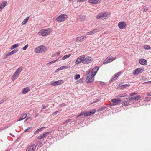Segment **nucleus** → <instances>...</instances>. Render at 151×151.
I'll return each mask as SVG.
<instances>
[{
  "label": "nucleus",
  "mask_w": 151,
  "mask_h": 151,
  "mask_svg": "<svg viewBox=\"0 0 151 151\" xmlns=\"http://www.w3.org/2000/svg\"><path fill=\"white\" fill-rule=\"evenodd\" d=\"M111 101L113 102L112 105H115L121 102L122 101L120 99L114 98L111 99Z\"/></svg>",
  "instance_id": "nucleus-13"
},
{
  "label": "nucleus",
  "mask_w": 151,
  "mask_h": 151,
  "mask_svg": "<svg viewBox=\"0 0 151 151\" xmlns=\"http://www.w3.org/2000/svg\"><path fill=\"white\" fill-rule=\"evenodd\" d=\"M118 26L120 29H124L126 28V25L124 22H121L118 23Z\"/></svg>",
  "instance_id": "nucleus-15"
},
{
  "label": "nucleus",
  "mask_w": 151,
  "mask_h": 151,
  "mask_svg": "<svg viewBox=\"0 0 151 151\" xmlns=\"http://www.w3.org/2000/svg\"><path fill=\"white\" fill-rule=\"evenodd\" d=\"M63 83L62 80H60L56 81H52L51 82L50 84L52 86H56L61 85Z\"/></svg>",
  "instance_id": "nucleus-12"
},
{
  "label": "nucleus",
  "mask_w": 151,
  "mask_h": 151,
  "mask_svg": "<svg viewBox=\"0 0 151 151\" xmlns=\"http://www.w3.org/2000/svg\"><path fill=\"white\" fill-rule=\"evenodd\" d=\"M85 57V55H83L82 56H80L77 58L76 61V64H79L81 62L83 63V58Z\"/></svg>",
  "instance_id": "nucleus-14"
},
{
  "label": "nucleus",
  "mask_w": 151,
  "mask_h": 151,
  "mask_svg": "<svg viewBox=\"0 0 151 151\" xmlns=\"http://www.w3.org/2000/svg\"><path fill=\"white\" fill-rule=\"evenodd\" d=\"M31 128V127H28L27 129H26L25 130L24 132H30V130Z\"/></svg>",
  "instance_id": "nucleus-36"
},
{
  "label": "nucleus",
  "mask_w": 151,
  "mask_h": 151,
  "mask_svg": "<svg viewBox=\"0 0 151 151\" xmlns=\"http://www.w3.org/2000/svg\"><path fill=\"white\" fill-rule=\"evenodd\" d=\"M96 111V109H93L92 110L90 111L89 112L87 111L86 112H81L77 116V118H78L79 117L83 115L85 116H89L94 114Z\"/></svg>",
  "instance_id": "nucleus-5"
},
{
  "label": "nucleus",
  "mask_w": 151,
  "mask_h": 151,
  "mask_svg": "<svg viewBox=\"0 0 151 151\" xmlns=\"http://www.w3.org/2000/svg\"><path fill=\"white\" fill-rule=\"evenodd\" d=\"M139 62L140 64L143 65H146L147 64V60L143 58L139 59Z\"/></svg>",
  "instance_id": "nucleus-17"
},
{
  "label": "nucleus",
  "mask_w": 151,
  "mask_h": 151,
  "mask_svg": "<svg viewBox=\"0 0 151 151\" xmlns=\"http://www.w3.org/2000/svg\"><path fill=\"white\" fill-rule=\"evenodd\" d=\"M7 2L6 1H5L3 2L0 5V6L2 7L3 9L6 5Z\"/></svg>",
  "instance_id": "nucleus-28"
},
{
  "label": "nucleus",
  "mask_w": 151,
  "mask_h": 151,
  "mask_svg": "<svg viewBox=\"0 0 151 151\" xmlns=\"http://www.w3.org/2000/svg\"><path fill=\"white\" fill-rule=\"evenodd\" d=\"M121 73L120 72H119L117 73L116 74L114 75L112 77V78L111 79V81H113L115 80L120 75Z\"/></svg>",
  "instance_id": "nucleus-19"
},
{
  "label": "nucleus",
  "mask_w": 151,
  "mask_h": 151,
  "mask_svg": "<svg viewBox=\"0 0 151 151\" xmlns=\"http://www.w3.org/2000/svg\"><path fill=\"white\" fill-rule=\"evenodd\" d=\"M100 84H101V85H103L104 84V83L103 82H101V81L100 82Z\"/></svg>",
  "instance_id": "nucleus-50"
},
{
  "label": "nucleus",
  "mask_w": 151,
  "mask_h": 151,
  "mask_svg": "<svg viewBox=\"0 0 151 151\" xmlns=\"http://www.w3.org/2000/svg\"><path fill=\"white\" fill-rule=\"evenodd\" d=\"M56 54H57V55H59L60 54V52H58L56 53Z\"/></svg>",
  "instance_id": "nucleus-59"
},
{
  "label": "nucleus",
  "mask_w": 151,
  "mask_h": 151,
  "mask_svg": "<svg viewBox=\"0 0 151 151\" xmlns=\"http://www.w3.org/2000/svg\"><path fill=\"white\" fill-rule=\"evenodd\" d=\"M99 100H100V99H97L95 100L93 102V103L91 104H92L93 103L97 102L98 101H99Z\"/></svg>",
  "instance_id": "nucleus-41"
},
{
  "label": "nucleus",
  "mask_w": 151,
  "mask_h": 151,
  "mask_svg": "<svg viewBox=\"0 0 151 151\" xmlns=\"http://www.w3.org/2000/svg\"><path fill=\"white\" fill-rule=\"evenodd\" d=\"M115 58L113 57H108L103 61V64L108 63L115 60Z\"/></svg>",
  "instance_id": "nucleus-8"
},
{
  "label": "nucleus",
  "mask_w": 151,
  "mask_h": 151,
  "mask_svg": "<svg viewBox=\"0 0 151 151\" xmlns=\"http://www.w3.org/2000/svg\"><path fill=\"white\" fill-rule=\"evenodd\" d=\"M51 32V29H42L39 32V33L43 36H45L48 35Z\"/></svg>",
  "instance_id": "nucleus-6"
},
{
  "label": "nucleus",
  "mask_w": 151,
  "mask_h": 151,
  "mask_svg": "<svg viewBox=\"0 0 151 151\" xmlns=\"http://www.w3.org/2000/svg\"><path fill=\"white\" fill-rule=\"evenodd\" d=\"M141 97V96L139 95H138L136 96H135V98L134 99H139Z\"/></svg>",
  "instance_id": "nucleus-47"
},
{
  "label": "nucleus",
  "mask_w": 151,
  "mask_h": 151,
  "mask_svg": "<svg viewBox=\"0 0 151 151\" xmlns=\"http://www.w3.org/2000/svg\"><path fill=\"white\" fill-rule=\"evenodd\" d=\"M48 49L47 47L41 45L36 47L34 50V52L36 53H41L47 51Z\"/></svg>",
  "instance_id": "nucleus-2"
},
{
  "label": "nucleus",
  "mask_w": 151,
  "mask_h": 151,
  "mask_svg": "<svg viewBox=\"0 0 151 151\" xmlns=\"http://www.w3.org/2000/svg\"><path fill=\"white\" fill-rule=\"evenodd\" d=\"M108 15L107 12H101L97 15L96 18L98 19L105 18Z\"/></svg>",
  "instance_id": "nucleus-11"
},
{
  "label": "nucleus",
  "mask_w": 151,
  "mask_h": 151,
  "mask_svg": "<svg viewBox=\"0 0 151 151\" xmlns=\"http://www.w3.org/2000/svg\"><path fill=\"white\" fill-rule=\"evenodd\" d=\"M71 56V54H68V55H65L64 56H63L62 58V60H65V59H67V58H69V57H70Z\"/></svg>",
  "instance_id": "nucleus-31"
},
{
  "label": "nucleus",
  "mask_w": 151,
  "mask_h": 151,
  "mask_svg": "<svg viewBox=\"0 0 151 151\" xmlns=\"http://www.w3.org/2000/svg\"><path fill=\"white\" fill-rule=\"evenodd\" d=\"M6 101V99H4L0 101V104H1L4 102Z\"/></svg>",
  "instance_id": "nucleus-44"
},
{
  "label": "nucleus",
  "mask_w": 151,
  "mask_h": 151,
  "mask_svg": "<svg viewBox=\"0 0 151 151\" xmlns=\"http://www.w3.org/2000/svg\"><path fill=\"white\" fill-rule=\"evenodd\" d=\"M130 86L129 84H124L120 86L121 89H124L127 87H129Z\"/></svg>",
  "instance_id": "nucleus-27"
},
{
  "label": "nucleus",
  "mask_w": 151,
  "mask_h": 151,
  "mask_svg": "<svg viewBox=\"0 0 151 151\" xmlns=\"http://www.w3.org/2000/svg\"><path fill=\"white\" fill-rule=\"evenodd\" d=\"M59 112V111H57L55 112L53 114L54 115H55L57 114L58 112Z\"/></svg>",
  "instance_id": "nucleus-49"
},
{
  "label": "nucleus",
  "mask_w": 151,
  "mask_h": 151,
  "mask_svg": "<svg viewBox=\"0 0 151 151\" xmlns=\"http://www.w3.org/2000/svg\"><path fill=\"white\" fill-rule=\"evenodd\" d=\"M36 148L35 145L33 143H31L27 147L26 151H35Z\"/></svg>",
  "instance_id": "nucleus-10"
},
{
  "label": "nucleus",
  "mask_w": 151,
  "mask_h": 151,
  "mask_svg": "<svg viewBox=\"0 0 151 151\" xmlns=\"http://www.w3.org/2000/svg\"><path fill=\"white\" fill-rule=\"evenodd\" d=\"M83 38H76V40H75L77 42H81L83 40Z\"/></svg>",
  "instance_id": "nucleus-33"
},
{
  "label": "nucleus",
  "mask_w": 151,
  "mask_h": 151,
  "mask_svg": "<svg viewBox=\"0 0 151 151\" xmlns=\"http://www.w3.org/2000/svg\"><path fill=\"white\" fill-rule=\"evenodd\" d=\"M27 117V114H21L20 117L17 120V121H20L24 119H25Z\"/></svg>",
  "instance_id": "nucleus-21"
},
{
  "label": "nucleus",
  "mask_w": 151,
  "mask_h": 151,
  "mask_svg": "<svg viewBox=\"0 0 151 151\" xmlns=\"http://www.w3.org/2000/svg\"><path fill=\"white\" fill-rule=\"evenodd\" d=\"M99 68L98 66L94 67L92 69H90L86 74L87 77L86 81L88 83L93 82L94 79V77L96 74Z\"/></svg>",
  "instance_id": "nucleus-1"
},
{
  "label": "nucleus",
  "mask_w": 151,
  "mask_h": 151,
  "mask_svg": "<svg viewBox=\"0 0 151 151\" xmlns=\"http://www.w3.org/2000/svg\"><path fill=\"white\" fill-rule=\"evenodd\" d=\"M22 67H19L14 73L13 75L11 77V80L12 81L15 80L19 77V74L22 70Z\"/></svg>",
  "instance_id": "nucleus-3"
},
{
  "label": "nucleus",
  "mask_w": 151,
  "mask_h": 151,
  "mask_svg": "<svg viewBox=\"0 0 151 151\" xmlns=\"http://www.w3.org/2000/svg\"><path fill=\"white\" fill-rule=\"evenodd\" d=\"M28 47V45H25L24 47L23 48V50H26V49Z\"/></svg>",
  "instance_id": "nucleus-39"
},
{
  "label": "nucleus",
  "mask_w": 151,
  "mask_h": 151,
  "mask_svg": "<svg viewBox=\"0 0 151 151\" xmlns=\"http://www.w3.org/2000/svg\"><path fill=\"white\" fill-rule=\"evenodd\" d=\"M49 133V132H44L42 134H40L37 138L38 139H41L43 138H45Z\"/></svg>",
  "instance_id": "nucleus-16"
},
{
  "label": "nucleus",
  "mask_w": 151,
  "mask_h": 151,
  "mask_svg": "<svg viewBox=\"0 0 151 151\" xmlns=\"http://www.w3.org/2000/svg\"><path fill=\"white\" fill-rule=\"evenodd\" d=\"M2 9V7L0 6V11H1Z\"/></svg>",
  "instance_id": "nucleus-61"
},
{
  "label": "nucleus",
  "mask_w": 151,
  "mask_h": 151,
  "mask_svg": "<svg viewBox=\"0 0 151 151\" xmlns=\"http://www.w3.org/2000/svg\"><path fill=\"white\" fill-rule=\"evenodd\" d=\"M44 128H45V127H42L41 128H40L38 129L37 130H38V131H41L42 129Z\"/></svg>",
  "instance_id": "nucleus-45"
},
{
  "label": "nucleus",
  "mask_w": 151,
  "mask_h": 151,
  "mask_svg": "<svg viewBox=\"0 0 151 151\" xmlns=\"http://www.w3.org/2000/svg\"><path fill=\"white\" fill-rule=\"evenodd\" d=\"M84 38V36H81V37H77V38Z\"/></svg>",
  "instance_id": "nucleus-60"
},
{
  "label": "nucleus",
  "mask_w": 151,
  "mask_h": 151,
  "mask_svg": "<svg viewBox=\"0 0 151 151\" xmlns=\"http://www.w3.org/2000/svg\"><path fill=\"white\" fill-rule=\"evenodd\" d=\"M60 58H59L58 59H57V60H54V61H51V63H54L56 61H57Z\"/></svg>",
  "instance_id": "nucleus-51"
},
{
  "label": "nucleus",
  "mask_w": 151,
  "mask_h": 151,
  "mask_svg": "<svg viewBox=\"0 0 151 151\" xmlns=\"http://www.w3.org/2000/svg\"><path fill=\"white\" fill-rule=\"evenodd\" d=\"M80 81L79 80H78L75 83H76V84H78V83H79V82H80Z\"/></svg>",
  "instance_id": "nucleus-56"
},
{
  "label": "nucleus",
  "mask_w": 151,
  "mask_h": 151,
  "mask_svg": "<svg viewBox=\"0 0 151 151\" xmlns=\"http://www.w3.org/2000/svg\"><path fill=\"white\" fill-rule=\"evenodd\" d=\"M148 10V8H145L144 9V11H146L147 10Z\"/></svg>",
  "instance_id": "nucleus-57"
},
{
  "label": "nucleus",
  "mask_w": 151,
  "mask_h": 151,
  "mask_svg": "<svg viewBox=\"0 0 151 151\" xmlns=\"http://www.w3.org/2000/svg\"><path fill=\"white\" fill-rule=\"evenodd\" d=\"M102 109H99V111H102Z\"/></svg>",
  "instance_id": "nucleus-64"
},
{
  "label": "nucleus",
  "mask_w": 151,
  "mask_h": 151,
  "mask_svg": "<svg viewBox=\"0 0 151 151\" xmlns=\"http://www.w3.org/2000/svg\"><path fill=\"white\" fill-rule=\"evenodd\" d=\"M38 115V114H37L36 115V116H35V117H37Z\"/></svg>",
  "instance_id": "nucleus-63"
},
{
  "label": "nucleus",
  "mask_w": 151,
  "mask_h": 151,
  "mask_svg": "<svg viewBox=\"0 0 151 151\" xmlns=\"http://www.w3.org/2000/svg\"><path fill=\"white\" fill-rule=\"evenodd\" d=\"M86 16L84 15H81L79 16L80 20L81 21H83L85 19Z\"/></svg>",
  "instance_id": "nucleus-29"
},
{
  "label": "nucleus",
  "mask_w": 151,
  "mask_h": 151,
  "mask_svg": "<svg viewBox=\"0 0 151 151\" xmlns=\"http://www.w3.org/2000/svg\"><path fill=\"white\" fill-rule=\"evenodd\" d=\"M130 103V101H129L123 102L122 103V105L127 106Z\"/></svg>",
  "instance_id": "nucleus-26"
},
{
  "label": "nucleus",
  "mask_w": 151,
  "mask_h": 151,
  "mask_svg": "<svg viewBox=\"0 0 151 151\" xmlns=\"http://www.w3.org/2000/svg\"><path fill=\"white\" fill-rule=\"evenodd\" d=\"M68 18V16L65 14H61L58 16L55 19L58 22H61L65 21Z\"/></svg>",
  "instance_id": "nucleus-4"
},
{
  "label": "nucleus",
  "mask_w": 151,
  "mask_h": 151,
  "mask_svg": "<svg viewBox=\"0 0 151 151\" xmlns=\"http://www.w3.org/2000/svg\"><path fill=\"white\" fill-rule=\"evenodd\" d=\"M146 94L147 96H151V92H146Z\"/></svg>",
  "instance_id": "nucleus-38"
},
{
  "label": "nucleus",
  "mask_w": 151,
  "mask_h": 151,
  "mask_svg": "<svg viewBox=\"0 0 151 151\" xmlns=\"http://www.w3.org/2000/svg\"><path fill=\"white\" fill-rule=\"evenodd\" d=\"M135 93H131L130 94V96H133L134 95H135Z\"/></svg>",
  "instance_id": "nucleus-54"
},
{
  "label": "nucleus",
  "mask_w": 151,
  "mask_h": 151,
  "mask_svg": "<svg viewBox=\"0 0 151 151\" xmlns=\"http://www.w3.org/2000/svg\"><path fill=\"white\" fill-rule=\"evenodd\" d=\"M38 132V130H36L34 132V134H36L37 133V132Z\"/></svg>",
  "instance_id": "nucleus-58"
},
{
  "label": "nucleus",
  "mask_w": 151,
  "mask_h": 151,
  "mask_svg": "<svg viewBox=\"0 0 151 151\" xmlns=\"http://www.w3.org/2000/svg\"><path fill=\"white\" fill-rule=\"evenodd\" d=\"M147 83H148V84H151V81H147V82H144L143 83V84H146Z\"/></svg>",
  "instance_id": "nucleus-40"
},
{
  "label": "nucleus",
  "mask_w": 151,
  "mask_h": 151,
  "mask_svg": "<svg viewBox=\"0 0 151 151\" xmlns=\"http://www.w3.org/2000/svg\"><path fill=\"white\" fill-rule=\"evenodd\" d=\"M80 76L79 74H76L74 76V79L75 80H76L80 78Z\"/></svg>",
  "instance_id": "nucleus-32"
},
{
  "label": "nucleus",
  "mask_w": 151,
  "mask_h": 151,
  "mask_svg": "<svg viewBox=\"0 0 151 151\" xmlns=\"http://www.w3.org/2000/svg\"><path fill=\"white\" fill-rule=\"evenodd\" d=\"M88 35H92L93 34V32H92V31H90V32H88L87 33Z\"/></svg>",
  "instance_id": "nucleus-43"
},
{
  "label": "nucleus",
  "mask_w": 151,
  "mask_h": 151,
  "mask_svg": "<svg viewBox=\"0 0 151 151\" xmlns=\"http://www.w3.org/2000/svg\"><path fill=\"white\" fill-rule=\"evenodd\" d=\"M30 91V88L28 86L23 89L22 90V92L23 94H25Z\"/></svg>",
  "instance_id": "nucleus-18"
},
{
  "label": "nucleus",
  "mask_w": 151,
  "mask_h": 151,
  "mask_svg": "<svg viewBox=\"0 0 151 151\" xmlns=\"http://www.w3.org/2000/svg\"><path fill=\"white\" fill-rule=\"evenodd\" d=\"M135 98V97H131L130 98V100H136V99H134Z\"/></svg>",
  "instance_id": "nucleus-46"
},
{
  "label": "nucleus",
  "mask_w": 151,
  "mask_h": 151,
  "mask_svg": "<svg viewBox=\"0 0 151 151\" xmlns=\"http://www.w3.org/2000/svg\"><path fill=\"white\" fill-rule=\"evenodd\" d=\"M71 121V119H68V120H66L65 122L64 123V124H65L66 123H67V122H70Z\"/></svg>",
  "instance_id": "nucleus-42"
},
{
  "label": "nucleus",
  "mask_w": 151,
  "mask_h": 151,
  "mask_svg": "<svg viewBox=\"0 0 151 151\" xmlns=\"http://www.w3.org/2000/svg\"><path fill=\"white\" fill-rule=\"evenodd\" d=\"M100 1V0H88V1L89 3L94 4H98Z\"/></svg>",
  "instance_id": "nucleus-20"
},
{
  "label": "nucleus",
  "mask_w": 151,
  "mask_h": 151,
  "mask_svg": "<svg viewBox=\"0 0 151 151\" xmlns=\"http://www.w3.org/2000/svg\"><path fill=\"white\" fill-rule=\"evenodd\" d=\"M150 100V98L148 97H146L144 99V101H149Z\"/></svg>",
  "instance_id": "nucleus-37"
},
{
  "label": "nucleus",
  "mask_w": 151,
  "mask_h": 151,
  "mask_svg": "<svg viewBox=\"0 0 151 151\" xmlns=\"http://www.w3.org/2000/svg\"><path fill=\"white\" fill-rule=\"evenodd\" d=\"M45 0H41V1H40V2H43L44 1H45Z\"/></svg>",
  "instance_id": "nucleus-62"
},
{
  "label": "nucleus",
  "mask_w": 151,
  "mask_h": 151,
  "mask_svg": "<svg viewBox=\"0 0 151 151\" xmlns=\"http://www.w3.org/2000/svg\"><path fill=\"white\" fill-rule=\"evenodd\" d=\"M144 71V68H139L135 69L133 72L132 74L134 75H137L140 74Z\"/></svg>",
  "instance_id": "nucleus-9"
},
{
  "label": "nucleus",
  "mask_w": 151,
  "mask_h": 151,
  "mask_svg": "<svg viewBox=\"0 0 151 151\" xmlns=\"http://www.w3.org/2000/svg\"><path fill=\"white\" fill-rule=\"evenodd\" d=\"M99 31V29L98 28H96L92 30L93 34L98 32Z\"/></svg>",
  "instance_id": "nucleus-34"
},
{
  "label": "nucleus",
  "mask_w": 151,
  "mask_h": 151,
  "mask_svg": "<svg viewBox=\"0 0 151 151\" xmlns=\"http://www.w3.org/2000/svg\"><path fill=\"white\" fill-rule=\"evenodd\" d=\"M92 58L90 56H87L86 58L85 57L83 58V64H88L91 63L93 61Z\"/></svg>",
  "instance_id": "nucleus-7"
},
{
  "label": "nucleus",
  "mask_w": 151,
  "mask_h": 151,
  "mask_svg": "<svg viewBox=\"0 0 151 151\" xmlns=\"http://www.w3.org/2000/svg\"><path fill=\"white\" fill-rule=\"evenodd\" d=\"M68 67V66H62L61 67H60L59 68L57 69L55 71V72H57L59 71H60L62 70H63L66 69Z\"/></svg>",
  "instance_id": "nucleus-22"
},
{
  "label": "nucleus",
  "mask_w": 151,
  "mask_h": 151,
  "mask_svg": "<svg viewBox=\"0 0 151 151\" xmlns=\"http://www.w3.org/2000/svg\"><path fill=\"white\" fill-rule=\"evenodd\" d=\"M19 44H16L13 45L11 47V49L12 50L18 47Z\"/></svg>",
  "instance_id": "nucleus-30"
},
{
  "label": "nucleus",
  "mask_w": 151,
  "mask_h": 151,
  "mask_svg": "<svg viewBox=\"0 0 151 151\" xmlns=\"http://www.w3.org/2000/svg\"><path fill=\"white\" fill-rule=\"evenodd\" d=\"M52 63H51V62H50L48 63L47 64V65H49L50 64H52Z\"/></svg>",
  "instance_id": "nucleus-52"
},
{
  "label": "nucleus",
  "mask_w": 151,
  "mask_h": 151,
  "mask_svg": "<svg viewBox=\"0 0 151 151\" xmlns=\"http://www.w3.org/2000/svg\"><path fill=\"white\" fill-rule=\"evenodd\" d=\"M45 107H46L44 105H42V109H44L45 108Z\"/></svg>",
  "instance_id": "nucleus-53"
},
{
  "label": "nucleus",
  "mask_w": 151,
  "mask_h": 151,
  "mask_svg": "<svg viewBox=\"0 0 151 151\" xmlns=\"http://www.w3.org/2000/svg\"><path fill=\"white\" fill-rule=\"evenodd\" d=\"M143 47H144V49L145 50H150V49H151L150 47L148 45H145Z\"/></svg>",
  "instance_id": "nucleus-25"
},
{
  "label": "nucleus",
  "mask_w": 151,
  "mask_h": 151,
  "mask_svg": "<svg viewBox=\"0 0 151 151\" xmlns=\"http://www.w3.org/2000/svg\"><path fill=\"white\" fill-rule=\"evenodd\" d=\"M8 56H6V54L5 55V56L4 57V58H3V59H6V58H7V57Z\"/></svg>",
  "instance_id": "nucleus-55"
},
{
  "label": "nucleus",
  "mask_w": 151,
  "mask_h": 151,
  "mask_svg": "<svg viewBox=\"0 0 151 151\" xmlns=\"http://www.w3.org/2000/svg\"><path fill=\"white\" fill-rule=\"evenodd\" d=\"M30 17H26L22 22V24L23 25L25 24L27 22L28 20H29Z\"/></svg>",
  "instance_id": "nucleus-23"
},
{
  "label": "nucleus",
  "mask_w": 151,
  "mask_h": 151,
  "mask_svg": "<svg viewBox=\"0 0 151 151\" xmlns=\"http://www.w3.org/2000/svg\"><path fill=\"white\" fill-rule=\"evenodd\" d=\"M127 94L126 93L119 95L118 97H123L126 96Z\"/></svg>",
  "instance_id": "nucleus-35"
},
{
  "label": "nucleus",
  "mask_w": 151,
  "mask_h": 151,
  "mask_svg": "<svg viewBox=\"0 0 151 151\" xmlns=\"http://www.w3.org/2000/svg\"><path fill=\"white\" fill-rule=\"evenodd\" d=\"M60 105L61 107H63L65 106V103H63L61 104Z\"/></svg>",
  "instance_id": "nucleus-48"
},
{
  "label": "nucleus",
  "mask_w": 151,
  "mask_h": 151,
  "mask_svg": "<svg viewBox=\"0 0 151 151\" xmlns=\"http://www.w3.org/2000/svg\"><path fill=\"white\" fill-rule=\"evenodd\" d=\"M17 50H14L8 53L7 54H6V56H9L10 55H12L13 54H15L16 52H17Z\"/></svg>",
  "instance_id": "nucleus-24"
}]
</instances>
